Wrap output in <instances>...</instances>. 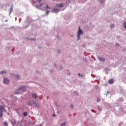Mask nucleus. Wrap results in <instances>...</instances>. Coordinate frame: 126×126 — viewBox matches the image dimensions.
Segmentation results:
<instances>
[{"mask_svg":"<svg viewBox=\"0 0 126 126\" xmlns=\"http://www.w3.org/2000/svg\"><path fill=\"white\" fill-rule=\"evenodd\" d=\"M115 45H116V46H119V44L118 43H116V44H115Z\"/></svg>","mask_w":126,"mask_h":126,"instance_id":"obj_24","label":"nucleus"},{"mask_svg":"<svg viewBox=\"0 0 126 126\" xmlns=\"http://www.w3.org/2000/svg\"><path fill=\"white\" fill-rule=\"evenodd\" d=\"M53 117H55V116H56V115H55V114H53Z\"/></svg>","mask_w":126,"mask_h":126,"instance_id":"obj_26","label":"nucleus"},{"mask_svg":"<svg viewBox=\"0 0 126 126\" xmlns=\"http://www.w3.org/2000/svg\"><path fill=\"white\" fill-rule=\"evenodd\" d=\"M6 72H5V71H1L0 72V73L1 74H3V73H6Z\"/></svg>","mask_w":126,"mask_h":126,"instance_id":"obj_12","label":"nucleus"},{"mask_svg":"<svg viewBox=\"0 0 126 126\" xmlns=\"http://www.w3.org/2000/svg\"><path fill=\"white\" fill-rule=\"evenodd\" d=\"M114 27V25H111V28H113Z\"/></svg>","mask_w":126,"mask_h":126,"instance_id":"obj_23","label":"nucleus"},{"mask_svg":"<svg viewBox=\"0 0 126 126\" xmlns=\"http://www.w3.org/2000/svg\"><path fill=\"white\" fill-rule=\"evenodd\" d=\"M0 118H1V117H2V113H1V112H0Z\"/></svg>","mask_w":126,"mask_h":126,"instance_id":"obj_18","label":"nucleus"},{"mask_svg":"<svg viewBox=\"0 0 126 126\" xmlns=\"http://www.w3.org/2000/svg\"><path fill=\"white\" fill-rule=\"evenodd\" d=\"M13 11V6H12L10 9V14H11Z\"/></svg>","mask_w":126,"mask_h":126,"instance_id":"obj_9","label":"nucleus"},{"mask_svg":"<svg viewBox=\"0 0 126 126\" xmlns=\"http://www.w3.org/2000/svg\"><path fill=\"white\" fill-rule=\"evenodd\" d=\"M57 6L61 8L63 7V4H57Z\"/></svg>","mask_w":126,"mask_h":126,"instance_id":"obj_7","label":"nucleus"},{"mask_svg":"<svg viewBox=\"0 0 126 126\" xmlns=\"http://www.w3.org/2000/svg\"><path fill=\"white\" fill-rule=\"evenodd\" d=\"M42 4H40V7L42 6Z\"/></svg>","mask_w":126,"mask_h":126,"instance_id":"obj_27","label":"nucleus"},{"mask_svg":"<svg viewBox=\"0 0 126 126\" xmlns=\"http://www.w3.org/2000/svg\"><path fill=\"white\" fill-rule=\"evenodd\" d=\"M83 32L80 29V28H79V31L78 32V35H77V37H78V40H79L80 38V36L81 34H83Z\"/></svg>","mask_w":126,"mask_h":126,"instance_id":"obj_1","label":"nucleus"},{"mask_svg":"<svg viewBox=\"0 0 126 126\" xmlns=\"http://www.w3.org/2000/svg\"><path fill=\"white\" fill-rule=\"evenodd\" d=\"M114 83V81L113 79H110L109 80V83L110 84H112Z\"/></svg>","mask_w":126,"mask_h":126,"instance_id":"obj_8","label":"nucleus"},{"mask_svg":"<svg viewBox=\"0 0 126 126\" xmlns=\"http://www.w3.org/2000/svg\"><path fill=\"white\" fill-rule=\"evenodd\" d=\"M65 125H66L65 123H64L62 124L61 126H65Z\"/></svg>","mask_w":126,"mask_h":126,"instance_id":"obj_19","label":"nucleus"},{"mask_svg":"<svg viewBox=\"0 0 126 126\" xmlns=\"http://www.w3.org/2000/svg\"><path fill=\"white\" fill-rule=\"evenodd\" d=\"M70 107H71V109H73V106L72 105H70Z\"/></svg>","mask_w":126,"mask_h":126,"instance_id":"obj_22","label":"nucleus"},{"mask_svg":"<svg viewBox=\"0 0 126 126\" xmlns=\"http://www.w3.org/2000/svg\"><path fill=\"white\" fill-rule=\"evenodd\" d=\"M16 94H19L20 93H16Z\"/></svg>","mask_w":126,"mask_h":126,"instance_id":"obj_29","label":"nucleus"},{"mask_svg":"<svg viewBox=\"0 0 126 126\" xmlns=\"http://www.w3.org/2000/svg\"><path fill=\"white\" fill-rule=\"evenodd\" d=\"M49 13H50L49 11H46V15H48Z\"/></svg>","mask_w":126,"mask_h":126,"instance_id":"obj_21","label":"nucleus"},{"mask_svg":"<svg viewBox=\"0 0 126 126\" xmlns=\"http://www.w3.org/2000/svg\"><path fill=\"white\" fill-rule=\"evenodd\" d=\"M4 108V107H3V106H0V112H2V110H3Z\"/></svg>","mask_w":126,"mask_h":126,"instance_id":"obj_10","label":"nucleus"},{"mask_svg":"<svg viewBox=\"0 0 126 126\" xmlns=\"http://www.w3.org/2000/svg\"><path fill=\"white\" fill-rule=\"evenodd\" d=\"M35 103V102H34L32 100H30L27 102V104L30 106H32L33 104H34Z\"/></svg>","mask_w":126,"mask_h":126,"instance_id":"obj_2","label":"nucleus"},{"mask_svg":"<svg viewBox=\"0 0 126 126\" xmlns=\"http://www.w3.org/2000/svg\"><path fill=\"white\" fill-rule=\"evenodd\" d=\"M26 88L25 87H22L18 90V91L20 92H22L26 90Z\"/></svg>","mask_w":126,"mask_h":126,"instance_id":"obj_4","label":"nucleus"},{"mask_svg":"<svg viewBox=\"0 0 126 126\" xmlns=\"http://www.w3.org/2000/svg\"><path fill=\"white\" fill-rule=\"evenodd\" d=\"M37 1L39 3H40V1H41V0H37Z\"/></svg>","mask_w":126,"mask_h":126,"instance_id":"obj_25","label":"nucleus"},{"mask_svg":"<svg viewBox=\"0 0 126 126\" xmlns=\"http://www.w3.org/2000/svg\"><path fill=\"white\" fill-rule=\"evenodd\" d=\"M124 25L125 29H126V23H125Z\"/></svg>","mask_w":126,"mask_h":126,"instance_id":"obj_20","label":"nucleus"},{"mask_svg":"<svg viewBox=\"0 0 126 126\" xmlns=\"http://www.w3.org/2000/svg\"><path fill=\"white\" fill-rule=\"evenodd\" d=\"M16 77L17 79H20V76L18 75H16Z\"/></svg>","mask_w":126,"mask_h":126,"instance_id":"obj_15","label":"nucleus"},{"mask_svg":"<svg viewBox=\"0 0 126 126\" xmlns=\"http://www.w3.org/2000/svg\"><path fill=\"white\" fill-rule=\"evenodd\" d=\"M100 100H101V99H100V98H98L97 99V101L98 102H100Z\"/></svg>","mask_w":126,"mask_h":126,"instance_id":"obj_17","label":"nucleus"},{"mask_svg":"<svg viewBox=\"0 0 126 126\" xmlns=\"http://www.w3.org/2000/svg\"><path fill=\"white\" fill-rule=\"evenodd\" d=\"M98 59L100 61V62H104L105 61V59H103L101 57H98Z\"/></svg>","mask_w":126,"mask_h":126,"instance_id":"obj_5","label":"nucleus"},{"mask_svg":"<svg viewBox=\"0 0 126 126\" xmlns=\"http://www.w3.org/2000/svg\"><path fill=\"white\" fill-rule=\"evenodd\" d=\"M3 82L5 84H7V83H9V80L7 78H4Z\"/></svg>","mask_w":126,"mask_h":126,"instance_id":"obj_3","label":"nucleus"},{"mask_svg":"<svg viewBox=\"0 0 126 126\" xmlns=\"http://www.w3.org/2000/svg\"><path fill=\"white\" fill-rule=\"evenodd\" d=\"M23 115H24V116H26L28 115V113L27 112H24Z\"/></svg>","mask_w":126,"mask_h":126,"instance_id":"obj_16","label":"nucleus"},{"mask_svg":"<svg viewBox=\"0 0 126 126\" xmlns=\"http://www.w3.org/2000/svg\"><path fill=\"white\" fill-rule=\"evenodd\" d=\"M8 125V124H7V122H4V125L5 126H7Z\"/></svg>","mask_w":126,"mask_h":126,"instance_id":"obj_13","label":"nucleus"},{"mask_svg":"<svg viewBox=\"0 0 126 126\" xmlns=\"http://www.w3.org/2000/svg\"><path fill=\"white\" fill-rule=\"evenodd\" d=\"M81 77H83L82 75H81Z\"/></svg>","mask_w":126,"mask_h":126,"instance_id":"obj_30","label":"nucleus"},{"mask_svg":"<svg viewBox=\"0 0 126 126\" xmlns=\"http://www.w3.org/2000/svg\"><path fill=\"white\" fill-rule=\"evenodd\" d=\"M45 9H51V8H50V7H49L47 5H46V7H45Z\"/></svg>","mask_w":126,"mask_h":126,"instance_id":"obj_14","label":"nucleus"},{"mask_svg":"<svg viewBox=\"0 0 126 126\" xmlns=\"http://www.w3.org/2000/svg\"><path fill=\"white\" fill-rule=\"evenodd\" d=\"M59 12V10L57 9H54L53 10V12H54V13H57V12Z\"/></svg>","mask_w":126,"mask_h":126,"instance_id":"obj_11","label":"nucleus"},{"mask_svg":"<svg viewBox=\"0 0 126 126\" xmlns=\"http://www.w3.org/2000/svg\"><path fill=\"white\" fill-rule=\"evenodd\" d=\"M32 96L33 97V98H37V95L36 94H32Z\"/></svg>","mask_w":126,"mask_h":126,"instance_id":"obj_6","label":"nucleus"},{"mask_svg":"<svg viewBox=\"0 0 126 126\" xmlns=\"http://www.w3.org/2000/svg\"><path fill=\"white\" fill-rule=\"evenodd\" d=\"M32 40H33V39H32Z\"/></svg>","mask_w":126,"mask_h":126,"instance_id":"obj_31","label":"nucleus"},{"mask_svg":"<svg viewBox=\"0 0 126 126\" xmlns=\"http://www.w3.org/2000/svg\"><path fill=\"white\" fill-rule=\"evenodd\" d=\"M78 75H79V76H80V73H79Z\"/></svg>","mask_w":126,"mask_h":126,"instance_id":"obj_28","label":"nucleus"}]
</instances>
